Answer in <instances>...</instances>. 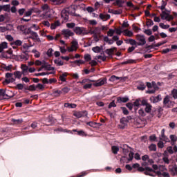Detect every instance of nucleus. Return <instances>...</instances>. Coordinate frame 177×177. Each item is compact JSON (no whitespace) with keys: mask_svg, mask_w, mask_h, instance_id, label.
Here are the masks:
<instances>
[{"mask_svg":"<svg viewBox=\"0 0 177 177\" xmlns=\"http://www.w3.org/2000/svg\"><path fill=\"white\" fill-rule=\"evenodd\" d=\"M106 59H107L106 56L98 55L95 57V60H102V62H105Z\"/></svg>","mask_w":177,"mask_h":177,"instance_id":"obj_41","label":"nucleus"},{"mask_svg":"<svg viewBox=\"0 0 177 177\" xmlns=\"http://www.w3.org/2000/svg\"><path fill=\"white\" fill-rule=\"evenodd\" d=\"M114 32H115V30L113 29H109L107 32L108 37H113V35H114Z\"/></svg>","mask_w":177,"mask_h":177,"instance_id":"obj_50","label":"nucleus"},{"mask_svg":"<svg viewBox=\"0 0 177 177\" xmlns=\"http://www.w3.org/2000/svg\"><path fill=\"white\" fill-rule=\"evenodd\" d=\"M123 35L125 37H133V32H132L128 29H126V30H123Z\"/></svg>","mask_w":177,"mask_h":177,"instance_id":"obj_20","label":"nucleus"},{"mask_svg":"<svg viewBox=\"0 0 177 177\" xmlns=\"http://www.w3.org/2000/svg\"><path fill=\"white\" fill-rule=\"evenodd\" d=\"M21 68L22 70L23 74H24V73H27V71H28V66H27V65H26V64H22L21 66Z\"/></svg>","mask_w":177,"mask_h":177,"instance_id":"obj_38","label":"nucleus"},{"mask_svg":"<svg viewBox=\"0 0 177 177\" xmlns=\"http://www.w3.org/2000/svg\"><path fill=\"white\" fill-rule=\"evenodd\" d=\"M120 80V81H124L125 80H127V77H117L115 75H112L110 78H109V81H111V82H115V81Z\"/></svg>","mask_w":177,"mask_h":177,"instance_id":"obj_15","label":"nucleus"},{"mask_svg":"<svg viewBox=\"0 0 177 177\" xmlns=\"http://www.w3.org/2000/svg\"><path fill=\"white\" fill-rule=\"evenodd\" d=\"M111 151L113 153V154H117L120 151V148H118V147L117 146H112Z\"/></svg>","mask_w":177,"mask_h":177,"instance_id":"obj_37","label":"nucleus"},{"mask_svg":"<svg viewBox=\"0 0 177 177\" xmlns=\"http://www.w3.org/2000/svg\"><path fill=\"white\" fill-rule=\"evenodd\" d=\"M151 104H148L145 106V113H151V109H152Z\"/></svg>","mask_w":177,"mask_h":177,"instance_id":"obj_36","label":"nucleus"},{"mask_svg":"<svg viewBox=\"0 0 177 177\" xmlns=\"http://www.w3.org/2000/svg\"><path fill=\"white\" fill-rule=\"evenodd\" d=\"M22 44L23 41H21V40H16L11 43L12 45L15 46H21Z\"/></svg>","mask_w":177,"mask_h":177,"instance_id":"obj_29","label":"nucleus"},{"mask_svg":"<svg viewBox=\"0 0 177 177\" xmlns=\"http://www.w3.org/2000/svg\"><path fill=\"white\" fill-rule=\"evenodd\" d=\"M147 27H151L154 24V22H153V20L151 19H147Z\"/></svg>","mask_w":177,"mask_h":177,"instance_id":"obj_54","label":"nucleus"},{"mask_svg":"<svg viewBox=\"0 0 177 177\" xmlns=\"http://www.w3.org/2000/svg\"><path fill=\"white\" fill-rule=\"evenodd\" d=\"M147 86L149 88H154V89H156V82H147Z\"/></svg>","mask_w":177,"mask_h":177,"instance_id":"obj_42","label":"nucleus"},{"mask_svg":"<svg viewBox=\"0 0 177 177\" xmlns=\"http://www.w3.org/2000/svg\"><path fill=\"white\" fill-rule=\"evenodd\" d=\"M89 33L93 34L95 41H99L97 37H100V34L102 33V28H100V27H95L94 28V30H90Z\"/></svg>","mask_w":177,"mask_h":177,"instance_id":"obj_5","label":"nucleus"},{"mask_svg":"<svg viewBox=\"0 0 177 177\" xmlns=\"http://www.w3.org/2000/svg\"><path fill=\"white\" fill-rule=\"evenodd\" d=\"M124 3H125V1L124 0H115L113 5L114 6H118V8H122L124 6Z\"/></svg>","mask_w":177,"mask_h":177,"instance_id":"obj_14","label":"nucleus"},{"mask_svg":"<svg viewBox=\"0 0 177 177\" xmlns=\"http://www.w3.org/2000/svg\"><path fill=\"white\" fill-rule=\"evenodd\" d=\"M41 68H46V70H48V71H52L55 70V68L52 67L50 64H47V66H41Z\"/></svg>","mask_w":177,"mask_h":177,"instance_id":"obj_34","label":"nucleus"},{"mask_svg":"<svg viewBox=\"0 0 177 177\" xmlns=\"http://www.w3.org/2000/svg\"><path fill=\"white\" fill-rule=\"evenodd\" d=\"M153 176L154 175H158V176H164V177H169V173L164 171L162 173H161V171H156L153 170Z\"/></svg>","mask_w":177,"mask_h":177,"instance_id":"obj_16","label":"nucleus"},{"mask_svg":"<svg viewBox=\"0 0 177 177\" xmlns=\"http://www.w3.org/2000/svg\"><path fill=\"white\" fill-rule=\"evenodd\" d=\"M169 172H171V175L173 176H175V175H176L177 173V167L176 166H174L171 168H169Z\"/></svg>","mask_w":177,"mask_h":177,"instance_id":"obj_23","label":"nucleus"},{"mask_svg":"<svg viewBox=\"0 0 177 177\" xmlns=\"http://www.w3.org/2000/svg\"><path fill=\"white\" fill-rule=\"evenodd\" d=\"M61 92L62 93H64V95H66V93H68V92H70V88L64 87L62 88Z\"/></svg>","mask_w":177,"mask_h":177,"instance_id":"obj_53","label":"nucleus"},{"mask_svg":"<svg viewBox=\"0 0 177 177\" xmlns=\"http://www.w3.org/2000/svg\"><path fill=\"white\" fill-rule=\"evenodd\" d=\"M29 34L31 35L30 38H32V39H38V33L30 30Z\"/></svg>","mask_w":177,"mask_h":177,"instance_id":"obj_28","label":"nucleus"},{"mask_svg":"<svg viewBox=\"0 0 177 177\" xmlns=\"http://www.w3.org/2000/svg\"><path fill=\"white\" fill-rule=\"evenodd\" d=\"M32 15V10H31V8L25 12V16L26 17H28L31 16Z\"/></svg>","mask_w":177,"mask_h":177,"instance_id":"obj_58","label":"nucleus"},{"mask_svg":"<svg viewBox=\"0 0 177 177\" xmlns=\"http://www.w3.org/2000/svg\"><path fill=\"white\" fill-rule=\"evenodd\" d=\"M54 63L57 66H64V62L63 61L60 60L59 59H55Z\"/></svg>","mask_w":177,"mask_h":177,"instance_id":"obj_31","label":"nucleus"},{"mask_svg":"<svg viewBox=\"0 0 177 177\" xmlns=\"http://www.w3.org/2000/svg\"><path fill=\"white\" fill-rule=\"evenodd\" d=\"M12 122H13V124H15V125H20V124H22L23 122V119H12Z\"/></svg>","mask_w":177,"mask_h":177,"instance_id":"obj_30","label":"nucleus"},{"mask_svg":"<svg viewBox=\"0 0 177 177\" xmlns=\"http://www.w3.org/2000/svg\"><path fill=\"white\" fill-rule=\"evenodd\" d=\"M138 171L139 172H145V175H149V176H154L153 172L154 170L149 167H147L145 168L140 166V167L138 168Z\"/></svg>","mask_w":177,"mask_h":177,"instance_id":"obj_3","label":"nucleus"},{"mask_svg":"<svg viewBox=\"0 0 177 177\" xmlns=\"http://www.w3.org/2000/svg\"><path fill=\"white\" fill-rule=\"evenodd\" d=\"M129 101V98L127 97H118L117 102L118 103H127V102Z\"/></svg>","mask_w":177,"mask_h":177,"instance_id":"obj_18","label":"nucleus"},{"mask_svg":"<svg viewBox=\"0 0 177 177\" xmlns=\"http://www.w3.org/2000/svg\"><path fill=\"white\" fill-rule=\"evenodd\" d=\"M55 132H57V133H59V132H64V133H70V131L68 130L67 129H63L62 127H59L56 129L54 130Z\"/></svg>","mask_w":177,"mask_h":177,"instance_id":"obj_22","label":"nucleus"},{"mask_svg":"<svg viewBox=\"0 0 177 177\" xmlns=\"http://www.w3.org/2000/svg\"><path fill=\"white\" fill-rule=\"evenodd\" d=\"M52 53H53V49L50 48L48 50L46 55L48 57H50V56H52Z\"/></svg>","mask_w":177,"mask_h":177,"instance_id":"obj_63","label":"nucleus"},{"mask_svg":"<svg viewBox=\"0 0 177 177\" xmlns=\"http://www.w3.org/2000/svg\"><path fill=\"white\" fill-rule=\"evenodd\" d=\"M62 35H64V38L68 39L70 37H73V35H74V32L70 30V29H64L62 30Z\"/></svg>","mask_w":177,"mask_h":177,"instance_id":"obj_12","label":"nucleus"},{"mask_svg":"<svg viewBox=\"0 0 177 177\" xmlns=\"http://www.w3.org/2000/svg\"><path fill=\"white\" fill-rule=\"evenodd\" d=\"M136 38L138 41L137 45L138 46H142L143 45H146V39H145V36L140 35H137L136 36Z\"/></svg>","mask_w":177,"mask_h":177,"instance_id":"obj_8","label":"nucleus"},{"mask_svg":"<svg viewBox=\"0 0 177 177\" xmlns=\"http://www.w3.org/2000/svg\"><path fill=\"white\" fill-rule=\"evenodd\" d=\"M166 171L167 168H165V166H160L159 171H158V172H161V174H162V172H166Z\"/></svg>","mask_w":177,"mask_h":177,"instance_id":"obj_56","label":"nucleus"},{"mask_svg":"<svg viewBox=\"0 0 177 177\" xmlns=\"http://www.w3.org/2000/svg\"><path fill=\"white\" fill-rule=\"evenodd\" d=\"M14 75H15V78L20 79V78H21L22 73L20 71H17V72L14 73Z\"/></svg>","mask_w":177,"mask_h":177,"instance_id":"obj_45","label":"nucleus"},{"mask_svg":"<svg viewBox=\"0 0 177 177\" xmlns=\"http://www.w3.org/2000/svg\"><path fill=\"white\" fill-rule=\"evenodd\" d=\"M122 149L124 156H129L128 161H132V160H133V152H132V149L127 145H123Z\"/></svg>","mask_w":177,"mask_h":177,"instance_id":"obj_1","label":"nucleus"},{"mask_svg":"<svg viewBox=\"0 0 177 177\" xmlns=\"http://www.w3.org/2000/svg\"><path fill=\"white\" fill-rule=\"evenodd\" d=\"M6 48H8V43L6 41L1 43V44H0V53L3 51V49H6Z\"/></svg>","mask_w":177,"mask_h":177,"instance_id":"obj_24","label":"nucleus"},{"mask_svg":"<svg viewBox=\"0 0 177 177\" xmlns=\"http://www.w3.org/2000/svg\"><path fill=\"white\" fill-rule=\"evenodd\" d=\"M28 91H37V87L35 85H30L27 88Z\"/></svg>","mask_w":177,"mask_h":177,"instance_id":"obj_51","label":"nucleus"},{"mask_svg":"<svg viewBox=\"0 0 177 177\" xmlns=\"http://www.w3.org/2000/svg\"><path fill=\"white\" fill-rule=\"evenodd\" d=\"M91 82H93V86L98 88L99 86H103V85L107 84V78L102 77L98 80H91Z\"/></svg>","mask_w":177,"mask_h":177,"instance_id":"obj_2","label":"nucleus"},{"mask_svg":"<svg viewBox=\"0 0 177 177\" xmlns=\"http://www.w3.org/2000/svg\"><path fill=\"white\" fill-rule=\"evenodd\" d=\"M138 114L140 117H145L146 113L143 110V109H140L138 110Z\"/></svg>","mask_w":177,"mask_h":177,"instance_id":"obj_46","label":"nucleus"},{"mask_svg":"<svg viewBox=\"0 0 177 177\" xmlns=\"http://www.w3.org/2000/svg\"><path fill=\"white\" fill-rule=\"evenodd\" d=\"M171 95L174 99H177V90L176 89H174L171 91Z\"/></svg>","mask_w":177,"mask_h":177,"instance_id":"obj_59","label":"nucleus"},{"mask_svg":"<svg viewBox=\"0 0 177 177\" xmlns=\"http://www.w3.org/2000/svg\"><path fill=\"white\" fill-rule=\"evenodd\" d=\"M10 91H6V89L0 88V100H3L5 99H10L12 95H10Z\"/></svg>","mask_w":177,"mask_h":177,"instance_id":"obj_6","label":"nucleus"},{"mask_svg":"<svg viewBox=\"0 0 177 177\" xmlns=\"http://www.w3.org/2000/svg\"><path fill=\"white\" fill-rule=\"evenodd\" d=\"M150 151H156L157 150V146L155 144H151L149 147Z\"/></svg>","mask_w":177,"mask_h":177,"instance_id":"obj_40","label":"nucleus"},{"mask_svg":"<svg viewBox=\"0 0 177 177\" xmlns=\"http://www.w3.org/2000/svg\"><path fill=\"white\" fill-rule=\"evenodd\" d=\"M84 89H91L92 88V84L91 82L89 83H86L84 86Z\"/></svg>","mask_w":177,"mask_h":177,"instance_id":"obj_49","label":"nucleus"},{"mask_svg":"<svg viewBox=\"0 0 177 177\" xmlns=\"http://www.w3.org/2000/svg\"><path fill=\"white\" fill-rule=\"evenodd\" d=\"M5 82H6V84H10V82H15V79L13 77H10V79H6Z\"/></svg>","mask_w":177,"mask_h":177,"instance_id":"obj_62","label":"nucleus"},{"mask_svg":"<svg viewBox=\"0 0 177 177\" xmlns=\"http://www.w3.org/2000/svg\"><path fill=\"white\" fill-rule=\"evenodd\" d=\"M100 19H101V20H104V21H106V20H109V19H110V15H104L102 13L100 14L99 15Z\"/></svg>","mask_w":177,"mask_h":177,"instance_id":"obj_21","label":"nucleus"},{"mask_svg":"<svg viewBox=\"0 0 177 177\" xmlns=\"http://www.w3.org/2000/svg\"><path fill=\"white\" fill-rule=\"evenodd\" d=\"M124 42L126 44H129L130 45H132L133 46L135 45H138V42H136V40H135L133 39H124Z\"/></svg>","mask_w":177,"mask_h":177,"instance_id":"obj_19","label":"nucleus"},{"mask_svg":"<svg viewBox=\"0 0 177 177\" xmlns=\"http://www.w3.org/2000/svg\"><path fill=\"white\" fill-rule=\"evenodd\" d=\"M174 104L175 102L174 101H171V97L169 95H167L163 100V106L167 109H169L171 107H174Z\"/></svg>","mask_w":177,"mask_h":177,"instance_id":"obj_4","label":"nucleus"},{"mask_svg":"<svg viewBox=\"0 0 177 177\" xmlns=\"http://www.w3.org/2000/svg\"><path fill=\"white\" fill-rule=\"evenodd\" d=\"M62 3H66V0H56L55 5H62Z\"/></svg>","mask_w":177,"mask_h":177,"instance_id":"obj_60","label":"nucleus"},{"mask_svg":"<svg viewBox=\"0 0 177 177\" xmlns=\"http://www.w3.org/2000/svg\"><path fill=\"white\" fill-rule=\"evenodd\" d=\"M84 60H86V62H91V60H92V57L89 54L84 55Z\"/></svg>","mask_w":177,"mask_h":177,"instance_id":"obj_47","label":"nucleus"},{"mask_svg":"<svg viewBox=\"0 0 177 177\" xmlns=\"http://www.w3.org/2000/svg\"><path fill=\"white\" fill-rule=\"evenodd\" d=\"M64 107H68L69 109H75L77 105L75 104L65 103Z\"/></svg>","mask_w":177,"mask_h":177,"instance_id":"obj_33","label":"nucleus"},{"mask_svg":"<svg viewBox=\"0 0 177 177\" xmlns=\"http://www.w3.org/2000/svg\"><path fill=\"white\" fill-rule=\"evenodd\" d=\"M161 95H158L156 97H151L150 100L152 103H158V102H161L162 100Z\"/></svg>","mask_w":177,"mask_h":177,"instance_id":"obj_17","label":"nucleus"},{"mask_svg":"<svg viewBox=\"0 0 177 177\" xmlns=\"http://www.w3.org/2000/svg\"><path fill=\"white\" fill-rule=\"evenodd\" d=\"M136 64V59H128L126 62H122V64Z\"/></svg>","mask_w":177,"mask_h":177,"instance_id":"obj_25","label":"nucleus"},{"mask_svg":"<svg viewBox=\"0 0 177 177\" xmlns=\"http://www.w3.org/2000/svg\"><path fill=\"white\" fill-rule=\"evenodd\" d=\"M41 9L43 12H45V13H48L49 10H50V8H49V6L48 4H44L41 6Z\"/></svg>","mask_w":177,"mask_h":177,"instance_id":"obj_27","label":"nucleus"},{"mask_svg":"<svg viewBox=\"0 0 177 177\" xmlns=\"http://www.w3.org/2000/svg\"><path fill=\"white\" fill-rule=\"evenodd\" d=\"M1 9H2L3 10H5V12H8V10L10 9V5H4L1 7Z\"/></svg>","mask_w":177,"mask_h":177,"instance_id":"obj_48","label":"nucleus"},{"mask_svg":"<svg viewBox=\"0 0 177 177\" xmlns=\"http://www.w3.org/2000/svg\"><path fill=\"white\" fill-rule=\"evenodd\" d=\"M100 28H101V31H102L103 32H106V31H107V30H109V26H101L100 27Z\"/></svg>","mask_w":177,"mask_h":177,"instance_id":"obj_57","label":"nucleus"},{"mask_svg":"<svg viewBox=\"0 0 177 177\" xmlns=\"http://www.w3.org/2000/svg\"><path fill=\"white\" fill-rule=\"evenodd\" d=\"M160 17L162 20H167V21H171V20H174V16L169 15L168 11L163 10L160 14Z\"/></svg>","mask_w":177,"mask_h":177,"instance_id":"obj_7","label":"nucleus"},{"mask_svg":"<svg viewBox=\"0 0 177 177\" xmlns=\"http://www.w3.org/2000/svg\"><path fill=\"white\" fill-rule=\"evenodd\" d=\"M30 9L32 10V13H40L41 12V10L37 8H32Z\"/></svg>","mask_w":177,"mask_h":177,"instance_id":"obj_61","label":"nucleus"},{"mask_svg":"<svg viewBox=\"0 0 177 177\" xmlns=\"http://www.w3.org/2000/svg\"><path fill=\"white\" fill-rule=\"evenodd\" d=\"M115 50H117V48L113 47V48H112L107 49V50H106V53H107L108 55H113V53H114V51H115Z\"/></svg>","mask_w":177,"mask_h":177,"instance_id":"obj_39","label":"nucleus"},{"mask_svg":"<svg viewBox=\"0 0 177 177\" xmlns=\"http://www.w3.org/2000/svg\"><path fill=\"white\" fill-rule=\"evenodd\" d=\"M93 52L95 53H100L102 52V48L100 46H95L92 48Z\"/></svg>","mask_w":177,"mask_h":177,"instance_id":"obj_32","label":"nucleus"},{"mask_svg":"<svg viewBox=\"0 0 177 177\" xmlns=\"http://www.w3.org/2000/svg\"><path fill=\"white\" fill-rule=\"evenodd\" d=\"M67 75H68V73L66 72L61 75L59 76L60 81H62V82H66V77H67Z\"/></svg>","mask_w":177,"mask_h":177,"instance_id":"obj_26","label":"nucleus"},{"mask_svg":"<svg viewBox=\"0 0 177 177\" xmlns=\"http://www.w3.org/2000/svg\"><path fill=\"white\" fill-rule=\"evenodd\" d=\"M142 161H147V162H144L142 163V167H146V165H147V164H149L150 165H151V164H154V160H153V159H151L150 157L148 156V155H145L142 157Z\"/></svg>","mask_w":177,"mask_h":177,"instance_id":"obj_9","label":"nucleus"},{"mask_svg":"<svg viewBox=\"0 0 177 177\" xmlns=\"http://www.w3.org/2000/svg\"><path fill=\"white\" fill-rule=\"evenodd\" d=\"M159 26H160V27L161 28H162L163 30H167V29L169 28V25H165V24H162V23H160V24H159Z\"/></svg>","mask_w":177,"mask_h":177,"instance_id":"obj_52","label":"nucleus"},{"mask_svg":"<svg viewBox=\"0 0 177 177\" xmlns=\"http://www.w3.org/2000/svg\"><path fill=\"white\" fill-rule=\"evenodd\" d=\"M32 53H34L35 57L38 58V57H39V56H41V53H39V51H38L35 49L32 50Z\"/></svg>","mask_w":177,"mask_h":177,"instance_id":"obj_44","label":"nucleus"},{"mask_svg":"<svg viewBox=\"0 0 177 177\" xmlns=\"http://www.w3.org/2000/svg\"><path fill=\"white\" fill-rule=\"evenodd\" d=\"M74 31L77 35H85V28H84L75 27Z\"/></svg>","mask_w":177,"mask_h":177,"instance_id":"obj_13","label":"nucleus"},{"mask_svg":"<svg viewBox=\"0 0 177 177\" xmlns=\"http://www.w3.org/2000/svg\"><path fill=\"white\" fill-rule=\"evenodd\" d=\"M73 115L75 117H77V118H81V117H82V112H74Z\"/></svg>","mask_w":177,"mask_h":177,"instance_id":"obj_55","label":"nucleus"},{"mask_svg":"<svg viewBox=\"0 0 177 177\" xmlns=\"http://www.w3.org/2000/svg\"><path fill=\"white\" fill-rule=\"evenodd\" d=\"M92 80L89 79H84L82 81L77 82V84H89V82H91Z\"/></svg>","mask_w":177,"mask_h":177,"instance_id":"obj_43","label":"nucleus"},{"mask_svg":"<svg viewBox=\"0 0 177 177\" xmlns=\"http://www.w3.org/2000/svg\"><path fill=\"white\" fill-rule=\"evenodd\" d=\"M17 29L19 31H21L23 32V34H25L26 35H27V34H30V32H31V28L27 29V26H26L24 25H21V26H18Z\"/></svg>","mask_w":177,"mask_h":177,"instance_id":"obj_11","label":"nucleus"},{"mask_svg":"<svg viewBox=\"0 0 177 177\" xmlns=\"http://www.w3.org/2000/svg\"><path fill=\"white\" fill-rule=\"evenodd\" d=\"M77 49H78V41L76 40H73L71 42V46L68 47V52H75L77 51Z\"/></svg>","mask_w":177,"mask_h":177,"instance_id":"obj_10","label":"nucleus"},{"mask_svg":"<svg viewBox=\"0 0 177 177\" xmlns=\"http://www.w3.org/2000/svg\"><path fill=\"white\" fill-rule=\"evenodd\" d=\"M170 139H171V142H176L177 137L175 135H171L170 136Z\"/></svg>","mask_w":177,"mask_h":177,"instance_id":"obj_64","label":"nucleus"},{"mask_svg":"<svg viewBox=\"0 0 177 177\" xmlns=\"http://www.w3.org/2000/svg\"><path fill=\"white\" fill-rule=\"evenodd\" d=\"M45 89V86L41 84H38L36 85V91H44Z\"/></svg>","mask_w":177,"mask_h":177,"instance_id":"obj_35","label":"nucleus"}]
</instances>
